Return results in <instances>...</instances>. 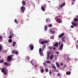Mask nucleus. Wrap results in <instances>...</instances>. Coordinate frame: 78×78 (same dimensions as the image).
I'll return each mask as SVG.
<instances>
[{
    "mask_svg": "<svg viewBox=\"0 0 78 78\" xmlns=\"http://www.w3.org/2000/svg\"><path fill=\"white\" fill-rule=\"evenodd\" d=\"M39 53H41L42 52V49H41V48H40L39 49Z\"/></svg>",
    "mask_w": 78,
    "mask_h": 78,
    "instance_id": "obj_31",
    "label": "nucleus"
},
{
    "mask_svg": "<svg viewBox=\"0 0 78 78\" xmlns=\"http://www.w3.org/2000/svg\"><path fill=\"white\" fill-rule=\"evenodd\" d=\"M62 41L65 42H68V39L67 38V37L64 36L62 38Z\"/></svg>",
    "mask_w": 78,
    "mask_h": 78,
    "instance_id": "obj_1",
    "label": "nucleus"
},
{
    "mask_svg": "<svg viewBox=\"0 0 78 78\" xmlns=\"http://www.w3.org/2000/svg\"><path fill=\"white\" fill-rule=\"evenodd\" d=\"M2 46L0 45V51H2Z\"/></svg>",
    "mask_w": 78,
    "mask_h": 78,
    "instance_id": "obj_37",
    "label": "nucleus"
},
{
    "mask_svg": "<svg viewBox=\"0 0 78 78\" xmlns=\"http://www.w3.org/2000/svg\"><path fill=\"white\" fill-rule=\"evenodd\" d=\"M15 21L16 23H17V19H15Z\"/></svg>",
    "mask_w": 78,
    "mask_h": 78,
    "instance_id": "obj_42",
    "label": "nucleus"
},
{
    "mask_svg": "<svg viewBox=\"0 0 78 78\" xmlns=\"http://www.w3.org/2000/svg\"><path fill=\"white\" fill-rule=\"evenodd\" d=\"M51 54V52H50L48 53V54H47V59H48L49 58V57H50V54Z\"/></svg>",
    "mask_w": 78,
    "mask_h": 78,
    "instance_id": "obj_11",
    "label": "nucleus"
},
{
    "mask_svg": "<svg viewBox=\"0 0 78 78\" xmlns=\"http://www.w3.org/2000/svg\"><path fill=\"white\" fill-rule=\"evenodd\" d=\"M16 42H13V46L14 47V46L15 45H16Z\"/></svg>",
    "mask_w": 78,
    "mask_h": 78,
    "instance_id": "obj_28",
    "label": "nucleus"
},
{
    "mask_svg": "<svg viewBox=\"0 0 78 78\" xmlns=\"http://www.w3.org/2000/svg\"><path fill=\"white\" fill-rule=\"evenodd\" d=\"M45 47H46L45 45H44L42 47H43V48L44 49V48H45Z\"/></svg>",
    "mask_w": 78,
    "mask_h": 78,
    "instance_id": "obj_39",
    "label": "nucleus"
},
{
    "mask_svg": "<svg viewBox=\"0 0 78 78\" xmlns=\"http://www.w3.org/2000/svg\"><path fill=\"white\" fill-rule=\"evenodd\" d=\"M71 28H73L74 27H73V26H71Z\"/></svg>",
    "mask_w": 78,
    "mask_h": 78,
    "instance_id": "obj_54",
    "label": "nucleus"
},
{
    "mask_svg": "<svg viewBox=\"0 0 78 78\" xmlns=\"http://www.w3.org/2000/svg\"><path fill=\"white\" fill-rule=\"evenodd\" d=\"M48 49L50 50H51V46H49L48 48Z\"/></svg>",
    "mask_w": 78,
    "mask_h": 78,
    "instance_id": "obj_45",
    "label": "nucleus"
},
{
    "mask_svg": "<svg viewBox=\"0 0 78 78\" xmlns=\"http://www.w3.org/2000/svg\"><path fill=\"white\" fill-rule=\"evenodd\" d=\"M12 34V37H14V34H13V33Z\"/></svg>",
    "mask_w": 78,
    "mask_h": 78,
    "instance_id": "obj_51",
    "label": "nucleus"
},
{
    "mask_svg": "<svg viewBox=\"0 0 78 78\" xmlns=\"http://www.w3.org/2000/svg\"><path fill=\"white\" fill-rule=\"evenodd\" d=\"M56 21L58 22V23H62V19H57L56 20Z\"/></svg>",
    "mask_w": 78,
    "mask_h": 78,
    "instance_id": "obj_8",
    "label": "nucleus"
},
{
    "mask_svg": "<svg viewBox=\"0 0 78 78\" xmlns=\"http://www.w3.org/2000/svg\"><path fill=\"white\" fill-rule=\"evenodd\" d=\"M56 54L58 55V54H59V52H58V51L56 52Z\"/></svg>",
    "mask_w": 78,
    "mask_h": 78,
    "instance_id": "obj_52",
    "label": "nucleus"
},
{
    "mask_svg": "<svg viewBox=\"0 0 78 78\" xmlns=\"http://www.w3.org/2000/svg\"><path fill=\"white\" fill-rule=\"evenodd\" d=\"M8 42H9V43H11V42H12V40L11 39H9Z\"/></svg>",
    "mask_w": 78,
    "mask_h": 78,
    "instance_id": "obj_26",
    "label": "nucleus"
},
{
    "mask_svg": "<svg viewBox=\"0 0 78 78\" xmlns=\"http://www.w3.org/2000/svg\"><path fill=\"white\" fill-rule=\"evenodd\" d=\"M7 62H11V61H12V58L11 57V56L10 55H9L7 57Z\"/></svg>",
    "mask_w": 78,
    "mask_h": 78,
    "instance_id": "obj_5",
    "label": "nucleus"
},
{
    "mask_svg": "<svg viewBox=\"0 0 78 78\" xmlns=\"http://www.w3.org/2000/svg\"><path fill=\"white\" fill-rule=\"evenodd\" d=\"M78 19L76 18H74L73 19L74 22H78Z\"/></svg>",
    "mask_w": 78,
    "mask_h": 78,
    "instance_id": "obj_19",
    "label": "nucleus"
},
{
    "mask_svg": "<svg viewBox=\"0 0 78 78\" xmlns=\"http://www.w3.org/2000/svg\"><path fill=\"white\" fill-rule=\"evenodd\" d=\"M26 59L27 60H29V57H28V56L26 57Z\"/></svg>",
    "mask_w": 78,
    "mask_h": 78,
    "instance_id": "obj_36",
    "label": "nucleus"
},
{
    "mask_svg": "<svg viewBox=\"0 0 78 78\" xmlns=\"http://www.w3.org/2000/svg\"><path fill=\"white\" fill-rule=\"evenodd\" d=\"M20 23H21V24H23V20H21L20 22Z\"/></svg>",
    "mask_w": 78,
    "mask_h": 78,
    "instance_id": "obj_29",
    "label": "nucleus"
},
{
    "mask_svg": "<svg viewBox=\"0 0 78 78\" xmlns=\"http://www.w3.org/2000/svg\"><path fill=\"white\" fill-rule=\"evenodd\" d=\"M4 62V60H0V63H2V62L3 63Z\"/></svg>",
    "mask_w": 78,
    "mask_h": 78,
    "instance_id": "obj_35",
    "label": "nucleus"
},
{
    "mask_svg": "<svg viewBox=\"0 0 78 78\" xmlns=\"http://www.w3.org/2000/svg\"><path fill=\"white\" fill-rule=\"evenodd\" d=\"M58 17H61V15H59L58 16Z\"/></svg>",
    "mask_w": 78,
    "mask_h": 78,
    "instance_id": "obj_59",
    "label": "nucleus"
},
{
    "mask_svg": "<svg viewBox=\"0 0 78 78\" xmlns=\"http://www.w3.org/2000/svg\"><path fill=\"white\" fill-rule=\"evenodd\" d=\"M30 63L31 64H32V66H34V64L33 63H34L33 62V60H32L30 62Z\"/></svg>",
    "mask_w": 78,
    "mask_h": 78,
    "instance_id": "obj_27",
    "label": "nucleus"
},
{
    "mask_svg": "<svg viewBox=\"0 0 78 78\" xmlns=\"http://www.w3.org/2000/svg\"><path fill=\"white\" fill-rule=\"evenodd\" d=\"M2 38H3V37H2V36H0V39H2Z\"/></svg>",
    "mask_w": 78,
    "mask_h": 78,
    "instance_id": "obj_48",
    "label": "nucleus"
},
{
    "mask_svg": "<svg viewBox=\"0 0 78 78\" xmlns=\"http://www.w3.org/2000/svg\"><path fill=\"white\" fill-rule=\"evenodd\" d=\"M45 72H48V70L47 69H45Z\"/></svg>",
    "mask_w": 78,
    "mask_h": 78,
    "instance_id": "obj_41",
    "label": "nucleus"
},
{
    "mask_svg": "<svg viewBox=\"0 0 78 78\" xmlns=\"http://www.w3.org/2000/svg\"><path fill=\"white\" fill-rule=\"evenodd\" d=\"M9 39H12V35H10L9 37Z\"/></svg>",
    "mask_w": 78,
    "mask_h": 78,
    "instance_id": "obj_32",
    "label": "nucleus"
},
{
    "mask_svg": "<svg viewBox=\"0 0 78 78\" xmlns=\"http://www.w3.org/2000/svg\"><path fill=\"white\" fill-rule=\"evenodd\" d=\"M54 46H56V47H58V42H56V43H55L54 45H53Z\"/></svg>",
    "mask_w": 78,
    "mask_h": 78,
    "instance_id": "obj_16",
    "label": "nucleus"
},
{
    "mask_svg": "<svg viewBox=\"0 0 78 78\" xmlns=\"http://www.w3.org/2000/svg\"><path fill=\"white\" fill-rule=\"evenodd\" d=\"M66 67H67V66H66V65H64V66L63 67H64V68H66Z\"/></svg>",
    "mask_w": 78,
    "mask_h": 78,
    "instance_id": "obj_53",
    "label": "nucleus"
},
{
    "mask_svg": "<svg viewBox=\"0 0 78 78\" xmlns=\"http://www.w3.org/2000/svg\"><path fill=\"white\" fill-rule=\"evenodd\" d=\"M60 65L61 66H62V65H63V64H62V63H61L60 64Z\"/></svg>",
    "mask_w": 78,
    "mask_h": 78,
    "instance_id": "obj_57",
    "label": "nucleus"
},
{
    "mask_svg": "<svg viewBox=\"0 0 78 78\" xmlns=\"http://www.w3.org/2000/svg\"><path fill=\"white\" fill-rule=\"evenodd\" d=\"M72 24L73 26H74V27H76V24L75 23H72Z\"/></svg>",
    "mask_w": 78,
    "mask_h": 78,
    "instance_id": "obj_23",
    "label": "nucleus"
},
{
    "mask_svg": "<svg viewBox=\"0 0 78 78\" xmlns=\"http://www.w3.org/2000/svg\"><path fill=\"white\" fill-rule=\"evenodd\" d=\"M54 38V36L52 35L50 37V39H53Z\"/></svg>",
    "mask_w": 78,
    "mask_h": 78,
    "instance_id": "obj_30",
    "label": "nucleus"
},
{
    "mask_svg": "<svg viewBox=\"0 0 78 78\" xmlns=\"http://www.w3.org/2000/svg\"><path fill=\"white\" fill-rule=\"evenodd\" d=\"M66 73L67 75H70L71 73H70V71H67L66 72Z\"/></svg>",
    "mask_w": 78,
    "mask_h": 78,
    "instance_id": "obj_22",
    "label": "nucleus"
},
{
    "mask_svg": "<svg viewBox=\"0 0 78 78\" xmlns=\"http://www.w3.org/2000/svg\"><path fill=\"white\" fill-rule=\"evenodd\" d=\"M44 30H45V31H46L47 30V25L45 26Z\"/></svg>",
    "mask_w": 78,
    "mask_h": 78,
    "instance_id": "obj_25",
    "label": "nucleus"
},
{
    "mask_svg": "<svg viewBox=\"0 0 78 78\" xmlns=\"http://www.w3.org/2000/svg\"><path fill=\"white\" fill-rule=\"evenodd\" d=\"M53 55H51L50 57V59L51 60V59H53Z\"/></svg>",
    "mask_w": 78,
    "mask_h": 78,
    "instance_id": "obj_17",
    "label": "nucleus"
},
{
    "mask_svg": "<svg viewBox=\"0 0 78 78\" xmlns=\"http://www.w3.org/2000/svg\"><path fill=\"white\" fill-rule=\"evenodd\" d=\"M49 74H50V75H51V72H49Z\"/></svg>",
    "mask_w": 78,
    "mask_h": 78,
    "instance_id": "obj_56",
    "label": "nucleus"
},
{
    "mask_svg": "<svg viewBox=\"0 0 78 78\" xmlns=\"http://www.w3.org/2000/svg\"><path fill=\"white\" fill-rule=\"evenodd\" d=\"M70 68H71V66H69Z\"/></svg>",
    "mask_w": 78,
    "mask_h": 78,
    "instance_id": "obj_64",
    "label": "nucleus"
},
{
    "mask_svg": "<svg viewBox=\"0 0 78 78\" xmlns=\"http://www.w3.org/2000/svg\"><path fill=\"white\" fill-rule=\"evenodd\" d=\"M53 50H55V49H56V48H55V47H54L53 48Z\"/></svg>",
    "mask_w": 78,
    "mask_h": 78,
    "instance_id": "obj_55",
    "label": "nucleus"
},
{
    "mask_svg": "<svg viewBox=\"0 0 78 78\" xmlns=\"http://www.w3.org/2000/svg\"><path fill=\"white\" fill-rule=\"evenodd\" d=\"M41 44H45V42L44 41H43L42 42H41Z\"/></svg>",
    "mask_w": 78,
    "mask_h": 78,
    "instance_id": "obj_33",
    "label": "nucleus"
},
{
    "mask_svg": "<svg viewBox=\"0 0 78 78\" xmlns=\"http://www.w3.org/2000/svg\"><path fill=\"white\" fill-rule=\"evenodd\" d=\"M52 67L54 68V69H56V67H55V65H53Z\"/></svg>",
    "mask_w": 78,
    "mask_h": 78,
    "instance_id": "obj_38",
    "label": "nucleus"
},
{
    "mask_svg": "<svg viewBox=\"0 0 78 78\" xmlns=\"http://www.w3.org/2000/svg\"><path fill=\"white\" fill-rule=\"evenodd\" d=\"M2 68H0V70H1V69H2Z\"/></svg>",
    "mask_w": 78,
    "mask_h": 78,
    "instance_id": "obj_63",
    "label": "nucleus"
},
{
    "mask_svg": "<svg viewBox=\"0 0 78 78\" xmlns=\"http://www.w3.org/2000/svg\"><path fill=\"white\" fill-rule=\"evenodd\" d=\"M45 8H46V5L44 4L43 5V6H42L41 7L42 10L43 11H44L45 9H45Z\"/></svg>",
    "mask_w": 78,
    "mask_h": 78,
    "instance_id": "obj_7",
    "label": "nucleus"
},
{
    "mask_svg": "<svg viewBox=\"0 0 78 78\" xmlns=\"http://www.w3.org/2000/svg\"><path fill=\"white\" fill-rule=\"evenodd\" d=\"M33 6H34V7H35V5H34V4H33Z\"/></svg>",
    "mask_w": 78,
    "mask_h": 78,
    "instance_id": "obj_58",
    "label": "nucleus"
},
{
    "mask_svg": "<svg viewBox=\"0 0 78 78\" xmlns=\"http://www.w3.org/2000/svg\"><path fill=\"white\" fill-rule=\"evenodd\" d=\"M64 46V44H62L60 46V48H59V50H62V48L63 47V46Z\"/></svg>",
    "mask_w": 78,
    "mask_h": 78,
    "instance_id": "obj_12",
    "label": "nucleus"
},
{
    "mask_svg": "<svg viewBox=\"0 0 78 78\" xmlns=\"http://www.w3.org/2000/svg\"><path fill=\"white\" fill-rule=\"evenodd\" d=\"M67 59H68V61H70V59L69 58V57H67Z\"/></svg>",
    "mask_w": 78,
    "mask_h": 78,
    "instance_id": "obj_50",
    "label": "nucleus"
},
{
    "mask_svg": "<svg viewBox=\"0 0 78 78\" xmlns=\"http://www.w3.org/2000/svg\"><path fill=\"white\" fill-rule=\"evenodd\" d=\"M64 34H65L62 33L58 36V38H62V37L64 35Z\"/></svg>",
    "mask_w": 78,
    "mask_h": 78,
    "instance_id": "obj_9",
    "label": "nucleus"
},
{
    "mask_svg": "<svg viewBox=\"0 0 78 78\" xmlns=\"http://www.w3.org/2000/svg\"><path fill=\"white\" fill-rule=\"evenodd\" d=\"M4 64L7 66H10V64H8L6 62H4Z\"/></svg>",
    "mask_w": 78,
    "mask_h": 78,
    "instance_id": "obj_15",
    "label": "nucleus"
},
{
    "mask_svg": "<svg viewBox=\"0 0 78 78\" xmlns=\"http://www.w3.org/2000/svg\"><path fill=\"white\" fill-rule=\"evenodd\" d=\"M46 62L47 63V64H51V61L49 60H46Z\"/></svg>",
    "mask_w": 78,
    "mask_h": 78,
    "instance_id": "obj_20",
    "label": "nucleus"
},
{
    "mask_svg": "<svg viewBox=\"0 0 78 78\" xmlns=\"http://www.w3.org/2000/svg\"><path fill=\"white\" fill-rule=\"evenodd\" d=\"M12 54H16V55H19V52H18V51L14 50H12Z\"/></svg>",
    "mask_w": 78,
    "mask_h": 78,
    "instance_id": "obj_4",
    "label": "nucleus"
},
{
    "mask_svg": "<svg viewBox=\"0 0 78 78\" xmlns=\"http://www.w3.org/2000/svg\"><path fill=\"white\" fill-rule=\"evenodd\" d=\"M74 3H75V2H73L71 3V5H73V4H74Z\"/></svg>",
    "mask_w": 78,
    "mask_h": 78,
    "instance_id": "obj_49",
    "label": "nucleus"
},
{
    "mask_svg": "<svg viewBox=\"0 0 78 78\" xmlns=\"http://www.w3.org/2000/svg\"><path fill=\"white\" fill-rule=\"evenodd\" d=\"M37 67V65H36L35 66V67Z\"/></svg>",
    "mask_w": 78,
    "mask_h": 78,
    "instance_id": "obj_60",
    "label": "nucleus"
},
{
    "mask_svg": "<svg viewBox=\"0 0 78 78\" xmlns=\"http://www.w3.org/2000/svg\"><path fill=\"white\" fill-rule=\"evenodd\" d=\"M1 72L2 73H3L4 75H6V70H5V68H4L1 70Z\"/></svg>",
    "mask_w": 78,
    "mask_h": 78,
    "instance_id": "obj_3",
    "label": "nucleus"
},
{
    "mask_svg": "<svg viewBox=\"0 0 78 78\" xmlns=\"http://www.w3.org/2000/svg\"><path fill=\"white\" fill-rule=\"evenodd\" d=\"M48 27H52V24H49L48 25Z\"/></svg>",
    "mask_w": 78,
    "mask_h": 78,
    "instance_id": "obj_44",
    "label": "nucleus"
},
{
    "mask_svg": "<svg viewBox=\"0 0 78 78\" xmlns=\"http://www.w3.org/2000/svg\"><path fill=\"white\" fill-rule=\"evenodd\" d=\"M22 3L23 4V6H25V5L26 4L25 1L24 0H23V1H22Z\"/></svg>",
    "mask_w": 78,
    "mask_h": 78,
    "instance_id": "obj_13",
    "label": "nucleus"
},
{
    "mask_svg": "<svg viewBox=\"0 0 78 78\" xmlns=\"http://www.w3.org/2000/svg\"><path fill=\"white\" fill-rule=\"evenodd\" d=\"M48 3H50V1H48Z\"/></svg>",
    "mask_w": 78,
    "mask_h": 78,
    "instance_id": "obj_62",
    "label": "nucleus"
},
{
    "mask_svg": "<svg viewBox=\"0 0 78 78\" xmlns=\"http://www.w3.org/2000/svg\"><path fill=\"white\" fill-rule=\"evenodd\" d=\"M51 34H55V31H53L52 30H50Z\"/></svg>",
    "mask_w": 78,
    "mask_h": 78,
    "instance_id": "obj_18",
    "label": "nucleus"
},
{
    "mask_svg": "<svg viewBox=\"0 0 78 78\" xmlns=\"http://www.w3.org/2000/svg\"><path fill=\"white\" fill-rule=\"evenodd\" d=\"M40 71L41 73H44V70L43 69H41Z\"/></svg>",
    "mask_w": 78,
    "mask_h": 78,
    "instance_id": "obj_24",
    "label": "nucleus"
},
{
    "mask_svg": "<svg viewBox=\"0 0 78 78\" xmlns=\"http://www.w3.org/2000/svg\"><path fill=\"white\" fill-rule=\"evenodd\" d=\"M40 55L41 56H42V54H43V52H41V53H40Z\"/></svg>",
    "mask_w": 78,
    "mask_h": 78,
    "instance_id": "obj_43",
    "label": "nucleus"
},
{
    "mask_svg": "<svg viewBox=\"0 0 78 78\" xmlns=\"http://www.w3.org/2000/svg\"><path fill=\"white\" fill-rule=\"evenodd\" d=\"M48 42L49 41H44V43L45 44H47V43H48Z\"/></svg>",
    "mask_w": 78,
    "mask_h": 78,
    "instance_id": "obj_34",
    "label": "nucleus"
},
{
    "mask_svg": "<svg viewBox=\"0 0 78 78\" xmlns=\"http://www.w3.org/2000/svg\"><path fill=\"white\" fill-rule=\"evenodd\" d=\"M65 5H66V3L65 2H63L62 3V4L61 5H59V7L61 8H62V6H64Z\"/></svg>",
    "mask_w": 78,
    "mask_h": 78,
    "instance_id": "obj_10",
    "label": "nucleus"
},
{
    "mask_svg": "<svg viewBox=\"0 0 78 78\" xmlns=\"http://www.w3.org/2000/svg\"><path fill=\"white\" fill-rule=\"evenodd\" d=\"M26 9V8L25 7V6H22L21 7V12H22V13H23L24 12L25 10V9Z\"/></svg>",
    "mask_w": 78,
    "mask_h": 78,
    "instance_id": "obj_2",
    "label": "nucleus"
},
{
    "mask_svg": "<svg viewBox=\"0 0 78 78\" xmlns=\"http://www.w3.org/2000/svg\"><path fill=\"white\" fill-rule=\"evenodd\" d=\"M58 76H60V74H59V73H58Z\"/></svg>",
    "mask_w": 78,
    "mask_h": 78,
    "instance_id": "obj_46",
    "label": "nucleus"
},
{
    "mask_svg": "<svg viewBox=\"0 0 78 78\" xmlns=\"http://www.w3.org/2000/svg\"><path fill=\"white\" fill-rule=\"evenodd\" d=\"M12 34V32H11V31H10V34Z\"/></svg>",
    "mask_w": 78,
    "mask_h": 78,
    "instance_id": "obj_47",
    "label": "nucleus"
},
{
    "mask_svg": "<svg viewBox=\"0 0 78 78\" xmlns=\"http://www.w3.org/2000/svg\"><path fill=\"white\" fill-rule=\"evenodd\" d=\"M43 64V65H44V66H47V64H46V63H45V62H44Z\"/></svg>",
    "mask_w": 78,
    "mask_h": 78,
    "instance_id": "obj_40",
    "label": "nucleus"
},
{
    "mask_svg": "<svg viewBox=\"0 0 78 78\" xmlns=\"http://www.w3.org/2000/svg\"><path fill=\"white\" fill-rule=\"evenodd\" d=\"M56 65L57 67L58 68V67H59V63H58V62H56Z\"/></svg>",
    "mask_w": 78,
    "mask_h": 78,
    "instance_id": "obj_21",
    "label": "nucleus"
},
{
    "mask_svg": "<svg viewBox=\"0 0 78 78\" xmlns=\"http://www.w3.org/2000/svg\"><path fill=\"white\" fill-rule=\"evenodd\" d=\"M30 50H33L34 49V46L32 44H30L29 46Z\"/></svg>",
    "mask_w": 78,
    "mask_h": 78,
    "instance_id": "obj_6",
    "label": "nucleus"
},
{
    "mask_svg": "<svg viewBox=\"0 0 78 78\" xmlns=\"http://www.w3.org/2000/svg\"><path fill=\"white\" fill-rule=\"evenodd\" d=\"M77 46H78V44H76V47H77Z\"/></svg>",
    "mask_w": 78,
    "mask_h": 78,
    "instance_id": "obj_61",
    "label": "nucleus"
},
{
    "mask_svg": "<svg viewBox=\"0 0 78 78\" xmlns=\"http://www.w3.org/2000/svg\"><path fill=\"white\" fill-rule=\"evenodd\" d=\"M46 23H49L50 22V20L49 19H47L46 20Z\"/></svg>",
    "mask_w": 78,
    "mask_h": 78,
    "instance_id": "obj_14",
    "label": "nucleus"
}]
</instances>
